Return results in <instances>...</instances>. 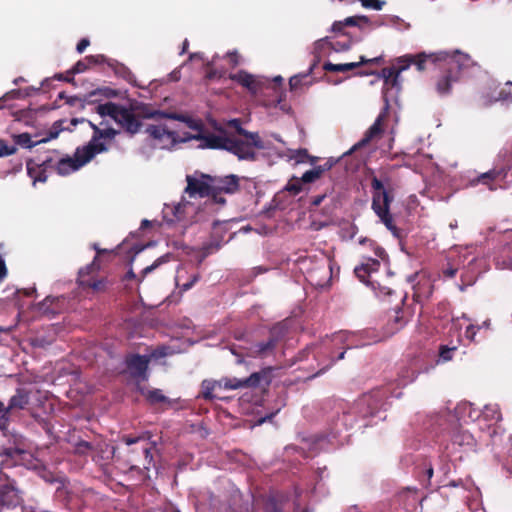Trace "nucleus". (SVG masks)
Wrapping results in <instances>:
<instances>
[{
	"mask_svg": "<svg viewBox=\"0 0 512 512\" xmlns=\"http://www.w3.org/2000/svg\"><path fill=\"white\" fill-rule=\"evenodd\" d=\"M399 62L405 63L399 69L394 66L385 67L381 71L386 90L396 88L400 89L399 74L402 70L408 68L411 64L417 67L418 71L426 69V63L439 65L443 68V73L436 81V91L439 95L450 93L452 85L460 79L475 65L473 59L466 53L459 50L453 52L439 51L433 53L421 52L417 55H405Z\"/></svg>",
	"mask_w": 512,
	"mask_h": 512,
	"instance_id": "obj_1",
	"label": "nucleus"
},
{
	"mask_svg": "<svg viewBox=\"0 0 512 512\" xmlns=\"http://www.w3.org/2000/svg\"><path fill=\"white\" fill-rule=\"evenodd\" d=\"M218 134L215 133H199L193 136V139L200 141L199 147L202 149H221L226 150L239 160L256 161L258 155L256 151H250V147L240 141V138L229 136L227 131L219 128Z\"/></svg>",
	"mask_w": 512,
	"mask_h": 512,
	"instance_id": "obj_2",
	"label": "nucleus"
},
{
	"mask_svg": "<svg viewBox=\"0 0 512 512\" xmlns=\"http://www.w3.org/2000/svg\"><path fill=\"white\" fill-rule=\"evenodd\" d=\"M372 188V204L371 208L379 217L385 227L396 237L399 236V229L394 223L392 214L390 213V205L394 200L393 190L390 180L386 178L381 180L376 176L371 179Z\"/></svg>",
	"mask_w": 512,
	"mask_h": 512,
	"instance_id": "obj_3",
	"label": "nucleus"
},
{
	"mask_svg": "<svg viewBox=\"0 0 512 512\" xmlns=\"http://www.w3.org/2000/svg\"><path fill=\"white\" fill-rule=\"evenodd\" d=\"M138 116L145 119H153L157 123L150 124L146 127L145 132L153 139L159 142L167 141L169 144H174L177 141V131L166 120H178L187 122L186 116L177 113H167L160 110L152 109L148 106L142 107Z\"/></svg>",
	"mask_w": 512,
	"mask_h": 512,
	"instance_id": "obj_4",
	"label": "nucleus"
},
{
	"mask_svg": "<svg viewBox=\"0 0 512 512\" xmlns=\"http://www.w3.org/2000/svg\"><path fill=\"white\" fill-rule=\"evenodd\" d=\"M29 405L30 391L25 388H17L7 405L0 400V430L5 432L12 421L21 418L24 411L28 412L36 421H39V415L30 409Z\"/></svg>",
	"mask_w": 512,
	"mask_h": 512,
	"instance_id": "obj_5",
	"label": "nucleus"
},
{
	"mask_svg": "<svg viewBox=\"0 0 512 512\" xmlns=\"http://www.w3.org/2000/svg\"><path fill=\"white\" fill-rule=\"evenodd\" d=\"M149 438L150 437L146 434L137 437L129 435L122 436L121 441L126 445L136 446L129 451L131 456L129 457L128 462L130 463V468L132 470L138 469L142 466L143 469L149 471L151 467H155L154 452L156 451V445L154 442H151Z\"/></svg>",
	"mask_w": 512,
	"mask_h": 512,
	"instance_id": "obj_6",
	"label": "nucleus"
},
{
	"mask_svg": "<svg viewBox=\"0 0 512 512\" xmlns=\"http://www.w3.org/2000/svg\"><path fill=\"white\" fill-rule=\"evenodd\" d=\"M388 390L377 388L363 394L355 403V412L362 418L376 415L386 404Z\"/></svg>",
	"mask_w": 512,
	"mask_h": 512,
	"instance_id": "obj_7",
	"label": "nucleus"
},
{
	"mask_svg": "<svg viewBox=\"0 0 512 512\" xmlns=\"http://www.w3.org/2000/svg\"><path fill=\"white\" fill-rule=\"evenodd\" d=\"M3 435L7 438V443L0 450V456L3 457L2 465L13 466L23 460V455L27 452L26 439L21 434L9 432L8 429Z\"/></svg>",
	"mask_w": 512,
	"mask_h": 512,
	"instance_id": "obj_8",
	"label": "nucleus"
},
{
	"mask_svg": "<svg viewBox=\"0 0 512 512\" xmlns=\"http://www.w3.org/2000/svg\"><path fill=\"white\" fill-rule=\"evenodd\" d=\"M272 367H266L261 371L252 373L249 377L245 379H238L236 377L233 378H222L220 382H222V388L226 390H236L241 388H256L260 386L262 383L269 385L271 382V374Z\"/></svg>",
	"mask_w": 512,
	"mask_h": 512,
	"instance_id": "obj_9",
	"label": "nucleus"
},
{
	"mask_svg": "<svg viewBox=\"0 0 512 512\" xmlns=\"http://www.w3.org/2000/svg\"><path fill=\"white\" fill-rule=\"evenodd\" d=\"M99 269L100 266L97 257H95L92 263L80 269L77 278L78 285L83 289L89 288L97 293L106 291L110 283L105 277L97 278Z\"/></svg>",
	"mask_w": 512,
	"mask_h": 512,
	"instance_id": "obj_10",
	"label": "nucleus"
},
{
	"mask_svg": "<svg viewBox=\"0 0 512 512\" xmlns=\"http://www.w3.org/2000/svg\"><path fill=\"white\" fill-rule=\"evenodd\" d=\"M284 336L281 326L277 325L270 329L269 337L265 342H257L252 344L248 349V356L264 358L272 355L278 343Z\"/></svg>",
	"mask_w": 512,
	"mask_h": 512,
	"instance_id": "obj_11",
	"label": "nucleus"
},
{
	"mask_svg": "<svg viewBox=\"0 0 512 512\" xmlns=\"http://www.w3.org/2000/svg\"><path fill=\"white\" fill-rule=\"evenodd\" d=\"M93 158V156L84 151L82 148L77 147L74 156L60 159L55 164V169L59 175L66 176L71 172L77 171L89 163Z\"/></svg>",
	"mask_w": 512,
	"mask_h": 512,
	"instance_id": "obj_12",
	"label": "nucleus"
},
{
	"mask_svg": "<svg viewBox=\"0 0 512 512\" xmlns=\"http://www.w3.org/2000/svg\"><path fill=\"white\" fill-rule=\"evenodd\" d=\"M3 466L0 470V504L11 507L20 502L19 490L16 487V481L9 474L4 472Z\"/></svg>",
	"mask_w": 512,
	"mask_h": 512,
	"instance_id": "obj_13",
	"label": "nucleus"
},
{
	"mask_svg": "<svg viewBox=\"0 0 512 512\" xmlns=\"http://www.w3.org/2000/svg\"><path fill=\"white\" fill-rule=\"evenodd\" d=\"M150 358L146 355L128 354L125 357V365L131 378L139 381L148 379V366Z\"/></svg>",
	"mask_w": 512,
	"mask_h": 512,
	"instance_id": "obj_14",
	"label": "nucleus"
},
{
	"mask_svg": "<svg viewBox=\"0 0 512 512\" xmlns=\"http://www.w3.org/2000/svg\"><path fill=\"white\" fill-rule=\"evenodd\" d=\"M228 126L233 128L239 136L244 137V139H240V141L244 144H247L250 147V151H255V149H268L269 146L261 139L258 132H250L244 129L241 125L239 119H232L228 122Z\"/></svg>",
	"mask_w": 512,
	"mask_h": 512,
	"instance_id": "obj_15",
	"label": "nucleus"
},
{
	"mask_svg": "<svg viewBox=\"0 0 512 512\" xmlns=\"http://www.w3.org/2000/svg\"><path fill=\"white\" fill-rule=\"evenodd\" d=\"M115 122L120 124L126 132L132 135L138 133L142 126L138 117L131 110L125 107H122Z\"/></svg>",
	"mask_w": 512,
	"mask_h": 512,
	"instance_id": "obj_16",
	"label": "nucleus"
},
{
	"mask_svg": "<svg viewBox=\"0 0 512 512\" xmlns=\"http://www.w3.org/2000/svg\"><path fill=\"white\" fill-rule=\"evenodd\" d=\"M382 61L381 57H374L372 59H367L365 56H360L359 61L351 62V63H343V64H334L331 62H326L323 65V69L327 72H347L353 69H356L367 63H380Z\"/></svg>",
	"mask_w": 512,
	"mask_h": 512,
	"instance_id": "obj_17",
	"label": "nucleus"
},
{
	"mask_svg": "<svg viewBox=\"0 0 512 512\" xmlns=\"http://www.w3.org/2000/svg\"><path fill=\"white\" fill-rule=\"evenodd\" d=\"M187 187L185 188V192L190 196L194 197L198 195L199 197H208L215 190L212 185H209L205 181L194 178L190 175L186 178Z\"/></svg>",
	"mask_w": 512,
	"mask_h": 512,
	"instance_id": "obj_18",
	"label": "nucleus"
},
{
	"mask_svg": "<svg viewBox=\"0 0 512 512\" xmlns=\"http://www.w3.org/2000/svg\"><path fill=\"white\" fill-rule=\"evenodd\" d=\"M89 126L91 127L93 134L90 139V141L83 146H79L84 151L89 153L91 156L95 157L98 154L105 153L109 150V147L104 141H98V137L96 136V131L101 130L97 125L92 123L91 121H88Z\"/></svg>",
	"mask_w": 512,
	"mask_h": 512,
	"instance_id": "obj_19",
	"label": "nucleus"
},
{
	"mask_svg": "<svg viewBox=\"0 0 512 512\" xmlns=\"http://www.w3.org/2000/svg\"><path fill=\"white\" fill-rule=\"evenodd\" d=\"M287 501V495L280 492L271 493L264 500L263 512H284Z\"/></svg>",
	"mask_w": 512,
	"mask_h": 512,
	"instance_id": "obj_20",
	"label": "nucleus"
},
{
	"mask_svg": "<svg viewBox=\"0 0 512 512\" xmlns=\"http://www.w3.org/2000/svg\"><path fill=\"white\" fill-rule=\"evenodd\" d=\"M229 78L237 82L239 85L248 89L251 93L256 94L259 90L260 83L256 80L255 76L245 70H240L237 73L230 74Z\"/></svg>",
	"mask_w": 512,
	"mask_h": 512,
	"instance_id": "obj_21",
	"label": "nucleus"
},
{
	"mask_svg": "<svg viewBox=\"0 0 512 512\" xmlns=\"http://www.w3.org/2000/svg\"><path fill=\"white\" fill-rule=\"evenodd\" d=\"M380 268V261L374 258H367L365 262L356 266L354 273L356 277L364 283L368 282V277L375 272H378Z\"/></svg>",
	"mask_w": 512,
	"mask_h": 512,
	"instance_id": "obj_22",
	"label": "nucleus"
},
{
	"mask_svg": "<svg viewBox=\"0 0 512 512\" xmlns=\"http://www.w3.org/2000/svg\"><path fill=\"white\" fill-rule=\"evenodd\" d=\"M212 187L219 192L233 194L240 188L239 178L233 174L221 177L215 180V183L212 185Z\"/></svg>",
	"mask_w": 512,
	"mask_h": 512,
	"instance_id": "obj_23",
	"label": "nucleus"
},
{
	"mask_svg": "<svg viewBox=\"0 0 512 512\" xmlns=\"http://www.w3.org/2000/svg\"><path fill=\"white\" fill-rule=\"evenodd\" d=\"M385 119L384 114H379L376 118L375 122L370 126V128L365 132L364 137L358 143L359 146H365L370 143L372 140L378 139L383 134V122Z\"/></svg>",
	"mask_w": 512,
	"mask_h": 512,
	"instance_id": "obj_24",
	"label": "nucleus"
},
{
	"mask_svg": "<svg viewBox=\"0 0 512 512\" xmlns=\"http://www.w3.org/2000/svg\"><path fill=\"white\" fill-rule=\"evenodd\" d=\"M452 443L468 450L473 449L476 446L474 436L463 428H458L453 432Z\"/></svg>",
	"mask_w": 512,
	"mask_h": 512,
	"instance_id": "obj_25",
	"label": "nucleus"
},
{
	"mask_svg": "<svg viewBox=\"0 0 512 512\" xmlns=\"http://www.w3.org/2000/svg\"><path fill=\"white\" fill-rule=\"evenodd\" d=\"M187 203L180 202L177 205H166L164 208V219L167 222L181 221L185 217Z\"/></svg>",
	"mask_w": 512,
	"mask_h": 512,
	"instance_id": "obj_26",
	"label": "nucleus"
},
{
	"mask_svg": "<svg viewBox=\"0 0 512 512\" xmlns=\"http://www.w3.org/2000/svg\"><path fill=\"white\" fill-rule=\"evenodd\" d=\"M60 298L47 296L40 304L39 310L48 317H54L60 312Z\"/></svg>",
	"mask_w": 512,
	"mask_h": 512,
	"instance_id": "obj_27",
	"label": "nucleus"
},
{
	"mask_svg": "<svg viewBox=\"0 0 512 512\" xmlns=\"http://www.w3.org/2000/svg\"><path fill=\"white\" fill-rule=\"evenodd\" d=\"M317 63H318V61L315 60L311 64V66L309 67V69H308V71L306 73H300V74L294 75V76H292L289 79V87H290L291 91H297L298 89H300L304 85L305 86H310L312 84L311 81L304 82V80L309 77V75L312 73V71L316 67Z\"/></svg>",
	"mask_w": 512,
	"mask_h": 512,
	"instance_id": "obj_28",
	"label": "nucleus"
},
{
	"mask_svg": "<svg viewBox=\"0 0 512 512\" xmlns=\"http://www.w3.org/2000/svg\"><path fill=\"white\" fill-rule=\"evenodd\" d=\"M222 388V382L216 380H203L201 383L200 396L205 400H214L217 396L213 393L216 389Z\"/></svg>",
	"mask_w": 512,
	"mask_h": 512,
	"instance_id": "obj_29",
	"label": "nucleus"
},
{
	"mask_svg": "<svg viewBox=\"0 0 512 512\" xmlns=\"http://www.w3.org/2000/svg\"><path fill=\"white\" fill-rule=\"evenodd\" d=\"M27 173L35 182H46L47 174L46 170L37 165L34 160L29 159L26 163Z\"/></svg>",
	"mask_w": 512,
	"mask_h": 512,
	"instance_id": "obj_30",
	"label": "nucleus"
},
{
	"mask_svg": "<svg viewBox=\"0 0 512 512\" xmlns=\"http://www.w3.org/2000/svg\"><path fill=\"white\" fill-rule=\"evenodd\" d=\"M122 107L123 106L117 105L113 102H107L105 104H99L96 107V111L100 116H109L116 121Z\"/></svg>",
	"mask_w": 512,
	"mask_h": 512,
	"instance_id": "obj_31",
	"label": "nucleus"
},
{
	"mask_svg": "<svg viewBox=\"0 0 512 512\" xmlns=\"http://www.w3.org/2000/svg\"><path fill=\"white\" fill-rule=\"evenodd\" d=\"M58 136V131L50 132V136L48 138H44L40 141L33 142L31 140V136L28 133H21L15 136V142L21 146H25L27 148H33L39 143H45L51 138H56Z\"/></svg>",
	"mask_w": 512,
	"mask_h": 512,
	"instance_id": "obj_32",
	"label": "nucleus"
},
{
	"mask_svg": "<svg viewBox=\"0 0 512 512\" xmlns=\"http://www.w3.org/2000/svg\"><path fill=\"white\" fill-rule=\"evenodd\" d=\"M417 376H418V372L415 368L410 367V366L404 367L399 372L398 384L401 386H406V385L412 383L413 381H415Z\"/></svg>",
	"mask_w": 512,
	"mask_h": 512,
	"instance_id": "obj_33",
	"label": "nucleus"
},
{
	"mask_svg": "<svg viewBox=\"0 0 512 512\" xmlns=\"http://www.w3.org/2000/svg\"><path fill=\"white\" fill-rule=\"evenodd\" d=\"M356 335L348 332H339L335 334L334 341L336 343H342L345 350L358 347L359 345L355 342Z\"/></svg>",
	"mask_w": 512,
	"mask_h": 512,
	"instance_id": "obj_34",
	"label": "nucleus"
},
{
	"mask_svg": "<svg viewBox=\"0 0 512 512\" xmlns=\"http://www.w3.org/2000/svg\"><path fill=\"white\" fill-rule=\"evenodd\" d=\"M139 390L143 395H145L147 401L150 404H157L168 401V398L162 393L160 389H152L146 392L142 388H139Z\"/></svg>",
	"mask_w": 512,
	"mask_h": 512,
	"instance_id": "obj_35",
	"label": "nucleus"
},
{
	"mask_svg": "<svg viewBox=\"0 0 512 512\" xmlns=\"http://www.w3.org/2000/svg\"><path fill=\"white\" fill-rule=\"evenodd\" d=\"M500 175V172L492 169L488 172L482 173L477 178L471 180L472 185H477L482 183L484 185H490L493 181H495Z\"/></svg>",
	"mask_w": 512,
	"mask_h": 512,
	"instance_id": "obj_36",
	"label": "nucleus"
},
{
	"mask_svg": "<svg viewBox=\"0 0 512 512\" xmlns=\"http://www.w3.org/2000/svg\"><path fill=\"white\" fill-rule=\"evenodd\" d=\"M482 415L486 420L495 422H498L502 418L500 408L496 404L486 405L482 411Z\"/></svg>",
	"mask_w": 512,
	"mask_h": 512,
	"instance_id": "obj_37",
	"label": "nucleus"
},
{
	"mask_svg": "<svg viewBox=\"0 0 512 512\" xmlns=\"http://www.w3.org/2000/svg\"><path fill=\"white\" fill-rule=\"evenodd\" d=\"M108 67L111 68L117 76L123 79L128 80L132 75L131 71L125 65L119 63L116 60L112 59V61H109Z\"/></svg>",
	"mask_w": 512,
	"mask_h": 512,
	"instance_id": "obj_38",
	"label": "nucleus"
},
{
	"mask_svg": "<svg viewBox=\"0 0 512 512\" xmlns=\"http://www.w3.org/2000/svg\"><path fill=\"white\" fill-rule=\"evenodd\" d=\"M199 278L200 275L198 273H195L191 275L187 281L181 283L182 275L179 272L178 275L176 276V285L180 288V291L186 292L194 286V284L199 280Z\"/></svg>",
	"mask_w": 512,
	"mask_h": 512,
	"instance_id": "obj_39",
	"label": "nucleus"
},
{
	"mask_svg": "<svg viewBox=\"0 0 512 512\" xmlns=\"http://www.w3.org/2000/svg\"><path fill=\"white\" fill-rule=\"evenodd\" d=\"M408 322V318L405 315V311L403 309H397L395 310V314L393 317V329L399 330L402 327L405 326V324Z\"/></svg>",
	"mask_w": 512,
	"mask_h": 512,
	"instance_id": "obj_40",
	"label": "nucleus"
},
{
	"mask_svg": "<svg viewBox=\"0 0 512 512\" xmlns=\"http://www.w3.org/2000/svg\"><path fill=\"white\" fill-rule=\"evenodd\" d=\"M322 176L321 170L315 166L313 169L306 171L301 176V180L304 184L313 183L320 179Z\"/></svg>",
	"mask_w": 512,
	"mask_h": 512,
	"instance_id": "obj_41",
	"label": "nucleus"
},
{
	"mask_svg": "<svg viewBox=\"0 0 512 512\" xmlns=\"http://www.w3.org/2000/svg\"><path fill=\"white\" fill-rule=\"evenodd\" d=\"M302 184H304L301 178L293 177L286 185L285 189L292 193L293 195H297L302 191Z\"/></svg>",
	"mask_w": 512,
	"mask_h": 512,
	"instance_id": "obj_42",
	"label": "nucleus"
},
{
	"mask_svg": "<svg viewBox=\"0 0 512 512\" xmlns=\"http://www.w3.org/2000/svg\"><path fill=\"white\" fill-rule=\"evenodd\" d=\"M457 347H449L447 345H441L439 348V357L443 362L450 361L453 358V355Z\"/></svg>",
	"mask_w": 512,
	"mask_h": 512,
	"instance_id": "obj_43",
	"label": "nucleus"
},
{
	"mask_svg": "<svg viewBox=\"0 0 512 512\" xmlns=\"http://www.w3.org/2000/svg\"><path fill=\"white\" fill-rule=\"evenodd\" d=\"M295 159L298 163L308 160L312 165H314L318 160L317 157L310 156L307 149H298L295 154Z\"/></svg>",
	"mask_w": 512,
	"mask_h": 512,
	"instance_id": "obj_44",
	"label": "nucleus"
},
{
	"mask_svg": "<svg viewBox=\"0 0 512 512\" xmlns=\"http://www.w3.org/2000/svg\"><path fill=\"white\" fill-rule=\"evenodd\" d=\"M74 450L78 455H88L94 450V447L90 442L82 440L76 443Z\"/></svg>",
	"mask_w": 512,
	"mask_h": 512,
	"instance_id": "obj_45",
	"label": "nucleus"
},
{
	"mask_svg": "<svg viewBox=\"0 0 512 512\" xmlns=\"http://www.w3.org/2000/svg\"><path fill=\"white\" fill-rule=\"evenodd\" d=\"M86 61L89 63L90 68L94 65H101V64H107L109 61H112V59L107 58L103 54H97V55H89L86 56Z\"/></svg>",
	"mask_w": 512,
	"mask_h": 512,
	"instance_id": "obj_46",
	"label": "nucleus"
},
{
	"mask_svg": "<svg viewBox=\"0 0 512 512\" xmlns=\"http://www.w3.org/2000/svg\"><path fill=\"white\" fill-rule=\"evenodd\" d=\"M118 134V131H116L114 128H106L96 131V136L98 137V141L101 140H113L116 135Z\"/></svg>",
	"mask_w": 512,
	"mask_h": 512,
	"instance_id": "obj_47",
	"label": "nucleus"
},
{
	"mask_svg": "<svg viewBox=\"0 0 512 512\" xmlns=\"http://www.w3.org/2000/svg\"><path fill=\"white\" fill-rule=\"evenodd\" d=\"M361 22L367 24L369 20L366 16H352L342 21L344 27L360 26Z\"/></svg>",
	"mask_w": 512,
	"mask_h": 512,
	"instance_id": "obj_48",
	"label": "nucleus"
},
{
	"mask_svg": "<svg viewBox=\"0 0 512 512\" xmlns=\"http://www.w3.org/2000/svg\"><path fill=\"white\" fill-rule=\"evenodd\" d=\"M90 68L89 63L86 61V57L83 60H79L72 68L68 71V74H78L85 72Z\"/></svg>",
	"mask_w": 512,
	"mask_h": 512,
	"instance_id": "obj_49",
	"label": "nucleus"
},
{
	"mask_svg": "<svg viewBox=\"0 0 512 512\" xmlns=\"http://www.w3.org/2000/svg\"><path fill=\"white\" fill-rule=\"evenodd\" d=\"M16 152V146H8L3 139H0V158L13 155Z\"/></svg>",
	"mask_w": 512,
	"mask_h": 512,
	"instance_id": "obj_50",
	"label": "nucleus"
},
{
	"mask_svg": "<svg viewBox=\"0 0 512 512\" xmlns=\"http://www.w3.org/2000/svg\"><path fill=\"white\" fill-rule=\"evenodd\" d=\"M98 94L103 95L106 98H113V97L118 96V92L109 87H104V88H99L97 90H94L90 93V96H95Z\"/></svg>",
	"mask_w": 512,
	"mask_h": 512,
	"instance_id": "obj_51",
	"label": "nucleus"
},
{
	"mask_svg": "<svg viewBox=\"0 0 512 512\" xmlns=\"http://www.w3.org/2000/svg\"><path fill=\"white\" fill-rule=\"evenodd\" d=\"M59 99H65L66 103L70 106H75L77 103H81V108H84V103L79 96H68L64 91L58 94Z\"/></svg>",
	"mask_w": 512,
	"mask_h": 512,
	"instance_id": "obj_52",
	"label": "nucleus"
},
{
	"mask_svg": "<svg viewBox=\"0 0 512 512\" xmlns=\"http://www.w3.org/2000/svg\"><path fill=\"white\" fill-rule=\"evenodd\" d=\"M361 4L365 8L381 10L384 2L381 0H361Z\"/></svg>",
	"mask_w": 512,
	"mask_h": 512,
	"instance_id": "obj_53",
	"label": "nucleus"
},
{
	"mask_svg": "<svg viewBox=\"0 0 512 512\" xmlns=\"http://www.w3.org/2000/svg\"><path fill=\"white\" fill-rule=\"evenodd\" d=\"M351 47V40L348 39L344 42L335 41L331 43V48L335 51H346Z\"/></svg>",
	"mask_w": 512,
	"mask_h": 512,
	"instance_id": "obj_54",
	"label": "nucleus"
},
{
	"mask_svg": "<svg viewBox=\"0 0 512 512\" xmlns=\"http://www.w3.org/2000/svg\"><path fill=\"white\" fill-rule=\"evenodd\" d=\"M365 242H369L370 246H375L374 248V251H375V255L381 259L384 258V256L386 255L385 253V250L382 248V247H379L376 245V243L370 239H363V240H360V243L361 244H364Z\"/></svg>",
	"mask_w": 512,
	"mask_h": 512,
	"instance_id": "obj_55",
	"label": "nucleus"
},
{
	"mask_svg": "<svg viewBox=\"0 0 512 512\" xmlns=\"http://www.w3.org/2000/svg\"><path fill=\"white\" fill-rule=\"evenodd\" d=\"M164 262H166L165 257H164V256H163V257H160V258H158L157 260H155V261L153 262V264H151L150 266H147L146 268H144L143 272H144L145 274L150 273V272H152L153 270H155L157 267H159V266H160L162 263H164Z\"/></svg>",
	"mask_w": 512,
	"mask_h": 512,
	"instance_id": "obj_56",
	"label": "nucleus"
},
{
	"mask_svg": "<svg viewBox=\"0 0 512 512\" xmlns=\"http://www.w3.org/2000/svg\"><path fill=\"white\" fill-rule=\"evenodd\" d=\"M90 45V41L89 39L87 38H82L77 46H76V50L79 54L83 53L85 51V49Z\"/></svg>",
	"mask_w": 512,
	"mask_h": 512,
	"instance_id": "obj_57",
	"label": "nucleus"
},
{
	"mask_svg": "<svg viewBox=\"0 0 512 512\" xmlns=\"http://www.w3.org/2000/svg\"><path fill=\"white\" fill-rule=\"evenodd\" d=\"M344 25L342 23V21H335L331 27V30L335 33H339V34H342V35H346V33H344Z\"/></svg>",
	"mask_w": 512,
	"mask_h": 512,
	"instance_id": "obj_58",
	"label": "nucleus"
},
{
	"mask_svg": "<svg viewBox=\"0 0 512 512\" xmlns=\"http://www.w3.org/2000/svg\"><path fill=\"white\" fill-rule=\"evenodd\" d=\"M220 247H221V244L219 242H216V243L211 242V243L207 244L204 247V249H205L207 254H210V253H213V252L219 250Z\"/></svg>",
	"mask_w": 512,
	"mask_h": 512,
	"instance_id": "obj_59",
	"label": "nucleus"
},
{
	"mask_svg": "<svg viewBox=\"0 0 512 512\" xmlns=\"http://www.w3.org/2000/svg\"><path fill=\"white\" fill-rule=\"evenodd\" d=\"M478 328H476L474 325H469L467 328H466V331H465V336L470 339L471 341H474V338H475V335H476V331H477Z\"/></svg>",
	"mask_w": 512,
	"mask_h": 512,
	"instance_id": "obj_60",
	"label": "nucleus"
},
{
	"mask_svg": "<svg viewBox=\"0 0 512 512\" xmlns=\"http://www.w3.org/2000/svg\"><path fill=\"white\" fill-rule=\"evenodd\" d=\"M71 75L72 74H68V73H67V75L58 73L54 76V78L57 80H60V81H65V82L74 84V78Z\"/></svg>",
	"mask_w": 512,
	"mask_h": 512,
	"instance_id": "obj_61",
	"label": "nucleus"
},
{
	"mask_svg": "<svg viewBox=\"0 0 512 512\" xmlns=\"http://www.w3.org/2000/svg\"><path fill=\"white\" fill-rule=\"evenodd\" d=\"M38 166H40L41 168L47 170L48 168H53L55 167V165L53 164V160L52 158L50 157H47L45 159L42 160L41 163H37Z\"/></svg>",
	"mask_w": 512,
	"mask_h": 512,
	"instance_id": "obj_62",
	"label": "nucleus"
},
{
	"mask_svg": "<svg viewBox=\"0 0 512 512\" xmlns=\"http://www.w3.org/2000/svg\"><path fill=\"white\" fill-rule=\"evenodd\" d=\"M335 164V161L332 159L327 160L324 164L318 165L317 168L321 170V173L323 174L326 171H329L333 165Z\"/></svg>",
	"mask_w": 512,
	"mask_h": 512,
	"instance_id": "obj_63",
	"label": "nucleus"
},
{
	"mask_svg": "<svg viewBox=\"0 0 512 512\" xmlns=\"http://www.w3.org/2000/svg\"><path fill=\"white\" fill-rule=\"evenodd\" d=\"M20 94H21V91L19 89H13L9 92H7L4 96H3V100H7V99H15V98H18L20 97Z\"/></svg>",
	"mask_w": 512,
	"mask_h": 512,
	"instance_id": "obj_64",
	"label": "nucleus"
}]
</instances>
